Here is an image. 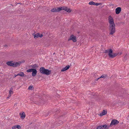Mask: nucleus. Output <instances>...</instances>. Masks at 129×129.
Returning <instances> with one entry per match:
<instances>
[{"mask_svg": "<svg viewBox=\"0 0 129 129\" xmlns=\"http://www.w3.org/2000/svg\"><path fill=\"white\" fill-rule=\"evenodd\" d=\"M33 88V86H32L31 85L29 86L28 88V89L29 90H31Z\"/></svg>", "mask_w": 129, "mask_h": 129, "instance_id": "nucleus-24", "label": "nucleus"}, {"mask_svg": "<svg viewBox=\"0 0 129 129\" xmlns=\"http://www.w3.org/2000/svg\"><path fill=\"white\" fill-rule=\"evenodd\" d=\"M61 10H64L67 11L68 13H70L71 11V10L70 8H68L66 7H60L57 8V12H59Z\"/></svg>", "mask_w": 129, "mask_h": 129, "instance_id": "nucleus-4", "label": "nucleus"}, {"mask_svg": "<svg viewBox=\"0 0 129 129\" xmlns=\"http://www.w3.org/2000/svg\"><path fill=\"white\" fill-rule=\"evenodd\" d=\"M94 4H95V2H93V1L90 2L89 3V4L90 5H94Z\"/></svg>", "mask_w": 129, "mask_h": 129, "instance_id": "nucleus-23", "label": "nucleus"}, {"mask_svg": "<svg viewBox=\"0 0 129 129\" xmlns=\"http://www.w3.org/2000/svg\"><path fill=\"white\" fill-rule=\"evenodd\" d=\"M100 78V77L99 78H97V79H96V81H97Z\"/></svg>", "mask_w": 129, "mask_h": 129, "instance_id": "nucleus-31", "label": "nucleus"}, {"mask_svg": "<svg viewBox=\"0 0 129 129\" xmlns=\"http://www.w3.org/2000/svg\"><path fill=\"white\" fill-rule=\"evenodd\" d=\"M59 113L60 112V110H57V112Z\"/></svg>", "mask_w": 129, "mask_h": 129, "instance_id": "nucleus-29", "label": "nucleus"}, {"mask_svg": "<svg viewBox=\"0 0 129 129\" xmlns=\"http://www.w3.org/2000/svg\"><path fill=\"white\" fill-rule=\"evenodd\" d=\"M102 129L101 125L98 126L96 128V129Z\"/></svg>", "mask_w": 129, "mask_h": 129, "instance_id": "nucleus-26", "label": "nucleus"}, {"mask_svg": "<svg viewBox=\"0 0 129 129\" xmlns=\"http://www.w3.org/2000/svg\"><path fill=\"white\" fill-rule=\"evenodd\" d=\"M38 66L36 64H34L33 65H30L29 66V68H33L36 69L37 68Z\"/></svg>", "mask_w": 129, "mask_h": 129, "instance_id": "nucleus-18", "label": "nucleus"}, {"mask_svg": "<svg viewBox=\"0 0 129 129\" xmlns=\"http://www.w3.org/2000/svg\"><path fill=\"white\" fill-rule=\"evenodd\" d=\"M17 75L20 76L21 77H23L24 76V74L23 72H20L17 74Z\"/></svg>", "mask_w": 129, "mask_h": 129, "instance_id": "nucleus-19", "label": "nucleus"}, {"mask_svg": "<svg viewBox=\"0 0 129 129\" xmlns=\"http://www.w3.org/2000/svg\"><path fill=\"white\" fill-rule=\"evenodd\" d=\"M20 63L18 62H13V61H8L6 62V64L8 66H12L13 67H15L19 66Z\"/></svg>", "mask_w": 129, "mask_h": 129, "instance_id": "nucleus-2", "label": "nucleus"}, {"mask_svg": "<svg viewBox=\"0 0 129 129\" xmlns=\"http://www.w3.org/2000/svg\"><path fill=\"white\" fill-rule=\"evenodd\" d=\"M108 22L109 23V25H115L112 17L111 16H109L108 17Z\"/></svg>", "mask_w": 129, "mask_h": 129, "instance_id": "nucleus-6", "label": "nucleus"}, {"mask_svg": "<svg viewBox=\"0 0 129 129\" xmlns=\"http://www.w3.org/2000/svg\"><path fill=\"white\" fill-rule=\"evenodd\" d=\"M37 71L36 69H34L32 73V75L33 76H35L37 74Z\"/></svg>", "mask_w": 129, "mask_h": 129, "instance_id": "nucleus-13", "label": "nucleus"}, {"mask_svg": "<svg viewBox=\"0 0 129 129\" xmlns=\"http://www.w3.org/2000/svg\"><path fill=\"white\" fill-rule=\"evenodd\" d=\"M15 75V77H16V76H18V75H15H15Z\"/></svg>", "mask_w": 129, "mask_h": 129, "instance_id": "nucleus-32", "label": "nucleus"}, {"mask_svg": "<svg viewBox=\"0 0 129 129\" xmlns=\"http://www.w3.org/2000/svg\"><path fill=\"white\" fill-rule=\"evenodd\" d=\"M119 123V122L117 120L115 119H113L112 121L110 126H111L112 125H116Z\"/></svg>", "mask_w": 129, "mask_h": 129, "instance_id": "nucleus-8", "label": "nucleus"}, {"mask_svg": "<svg viewBox=\"0 0 129 129\" xmlns=\"http://www.w3.org/2000/svg\"><path fill=\"white\" fill-rule=\"evenodd\" d=\"M34 69H31L27 70H26V72H33Z\"/></svg>", "mask_w": 129, "mask_h": 129, "instance_id": "nucleus-21", "label": "nucleus"}, {"mask_svg": "<svg viewBox=\"0 0 129 129\" xmlns=\"http://www.w3.org/2000/svg\"><path fill=\"white\" fill-rule=\"evenodd\" d=\"M72 40L73 42H76V37L74 36V35H72L68 39V41Z\"/></svg>", "mask_w": 129, "mask_h": 129, "instance_id": "nucleus-7", "label": "nucleus"}, {"mask_svg": "<svg viewBox=\"0 0 129 129\" xmlns=\"http://www.w3.org/2000/svg\"><path fill=\"white\" fill-rule=\"evenodd\" d=\"M105 77L103 75H102L100 77V78H105Z\"/></svg>", "mask_w": 129, "mask_h": 129, "instance_id": "nucleus-28", "label": "nucleus"}, {"mask_svg": "<svg viewBox=\"0 0 129 129\" xmlns=\"http://www.w3.org/2000/svg\"><path fill=\"white\" fill-rule=\"evenodd\" d=\"M20 116L21 118L22 119H24L25 117V115L24 112H22V113H20Z\"/></svg>", "mask_w": 129, "mask_h": 129, "instance_id": "nucleus-12", "label": "nucleus"}, {"mask_svg": "<svg viewBox=\"0 0 129 129\" xmlns=\"http://www.w3.org/2000/svg\"><path fill=\"white\" fill-rule=\"evenodd\" d=\"M101 128L103 129H108L110 127V126H107L106 125H101Z\"/></svg>", "mask_w": 129, "mask_h": 129, "instance_id": "nucleus-14", "label": "nucleus"}, {"mask_svg": "<svg viewBox=\"0 0 129 129\" xmlns=\"http://www.w3.org/2000/svg\"><path fill=\"white\" fill-rule=\"evenodd\" d=\"M121 11V8L120 7L117 8L115 10L116 14H119Z\"/></svg>", "mask_w": 129, "mask_h": 129, "instance_id": "nucleus-10", "label": "nucleus"}, {"mask_svg": "<svg viewBox=\"0 0 129 129\" xmlns=\"http://www.w3.org/2000/svg\"><path fill=\"white\" fill-rule=\"evenodd\" d=\"M40 73L47 75H49L51 73V71L48 69H46L43 67H41L40 69Z\"/></svg>", "mask_w": 129, "mask_h": 129, "instance_id": "nucleus-1", "label": "nucleus"}, {"mask_svg": "<svg viewBox=\"0 0 129 129\" xmlns=\"http://www.w3.org/2000/svg\"><path fill=\"white\" fill-rule=\"evenodd\" d=\"M100 5L99 3H95V4L94 5L98 6V5Z\"/></svg>", "mask_w": 129, "mask_h": 129, "instance_id": "nucleus-27", "label": "nucleus"}, {"mask_svg": "<svg viewBox=\"0 0 129 129\" xmlns=\"http://www.w3.org/2000/svg\"><path fill=\"white\" fill-rule=\"evenodd\" d=\"M110 50V49L109 50H105V53H108V52L109 53H109V51Z\"/></svg>", "mask_w": 129, "mask_h": 129, "instance_id": "nucleus-25", "label": "nucleus"}, {"mask_svg": "<svg viewBox=\"0 0 129 129\" xmlns=\"http://www.w3.org/2000/svg\"><path fill=\"white\" fill-rule=\"evenodd\" d=\"M43 36V35L42 34H40L39 33H37L34 36V38L36 39L39 37L42 38Z\"/></svg>", "mask_w": 129, "mask_h": 129, "instance_id": "nucleus-11", "label": "nucleus"}, {"mask_svg": "<svg viewBox=\"0 0 129 129\" xmlns=\"http://www.w3.org/2000/svg\"><path fill=\"white\" fill-rule=\"evenodd\" d=\"M107 113V110H103L101 113L100 114V116H101L105 115Z\"/></svg>", "mask_w": 129, "mask_h": 129, "instance_id": "nucleus-16", "label": "nucleus"}, {"mask_svg": "<svg viewBox=\"0 0 129 129\" xmlns=\"http://www.w3.org/2000/svg\"><path fill=\"white\" fill-rule=\"evenodd\" d=\"M70 66L69 65L66 66L65 68H63L61 70V72H64L68 69L70 68Z\"/></svg>", "mask_w": 129, "mask_h": 129, "instance_id": "nucleus-15", "label": "nucleus"}, {"mask_svg": "<svg viewBox=\"0 0 129 129\" xmlns=\"http://www.w3.org/2000/svg\"><path fill=\"white\" fill-rule=\"evenodd\" d=\"M113 53V50L111 49H110L109 51V53L108 54V55L111 58H113L114 57L116 56L117 55L119 54V55H120L121 54V53H113Z\"/></svg>", "mask_w": 129, "mask_h": 129, "instance_id": "nucleus-5", "label": "nucleus"}, {"mask_svg": "<svg viewBox=\"0 0 129 129\" xmlns=\"http://www.w3.org/2000/svg\"><path fill=\"white\" fill-rule=\"evenodd\" d=\"M58 96H60L59 95L57 94V97H58Z\"/></svg>", "mask_w": 129, "mask_h": 129, "instance_id": "nucleus-30", "label": "nucleus"}, {"mask_svg": "<svg viewBox=\"0 0 129 129\" xmlns=\"http://www.w3.org/2000/svg\"><path fill=\"white\" fill-rule=\"evenodd\" d=\"M64 118V116L63 115L61 116H60L58 118V119H59V120H61L59 121L58 122V123L59 124H61L63 122V120L62 119Z\"/></svg>", "mask_w": 129, "mask_h": 129, "instance_id": "nucleus-9", "label": "nucleus"}, {"mask_svg": "<svg viewBox=\"0 0 129 129\" xmlns=\"http://www.w3.org/2000/svg\"><path fill=\"white\" fill-rule=\"evenodd\" d=\"M109 30L110 31L109 34L113 35L115 32V25H109Z\"/></svg>", "mask_w": 129, "mask_h": 129, "instance_id": "nucleus-3", "label": "nucleus"}, {"mask_svg": "<svg viewBox=\"0 0 129 129\" xmlns=\"http://www.w3.org/2000/svg\"><path fill=\"white\" fill-rule=\"evenodd\" d=\"M9 97H10L11 96V94L13 93V92L12 90V89H10L9 91Z\"/></svg>", "mask_w": 129, "mask_h": 129, "instance_id": "nucleus-20", "label": "nucleus"}, {"mask_svg": "<svg viewBox=\"0 0 129 129\" xmlns=\"http://www.w3.org/2000/svg\"><path fill=\"white\" fill-rule=\"evenodd\" d=\"M51 11L52 12H56V8H53L51 10Z\"/></svg>", "mask_w": 129, "mask_h": 129, "instance_id": "nucleus-22", "label": "nucleus"}, {"mask_svg": "<svg viewBox=\"0 0 129 129\" xmlns=\"http://www.w3.org/2000/svg\"><path fill=\"white\" fill-rule=\"evenodd\" d=\"M21 128L20 126V125H15L12 127V129H15L16 128H17L18 129H20Z\"/></svg>", "mask_w": 129, "mask_h": 129, "instance_id": "nucleus-17", "label": "nucleus"}]
</instances>
